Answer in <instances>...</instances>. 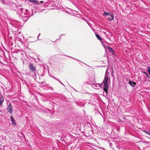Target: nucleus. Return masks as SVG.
Returning a JSON list of instances; mask_svg holds the SVG:
<instances>
[{
	"mask_svg": "<svg viewBox=\"0 0 150 150\" xmlns=\"http://www.w3.org/2000/svg\"><path fill=\"white\" fill-rule=\"evenodd\" d=\"M108 76L107 75H105V76L104 79L103 81L101 84H97L100 86V88L103 87V88L104 91L107 92V91L108 90Z\"/></svg>",
	"mask_w": 150,
	"mask_h": 150,
	"instance_id": "nucleus-1",
	"label": "nucleus"
},
{
	"mask_svg": "<svg viewBox=\"0 0 150 150\" xmlns=\"http://www.w3.org/2000/svg\"><path fill=\"white\" fill-rule=\"evenodd\" d=\"M24 13H22V19L25 21L28 19L30 15L29 13V11L27 10H23Z\"/></svg>",
	"mask_w": 150,
	"mask_h": 150,
	"instance_id": "nucleus-2",
	"label": "nucleus"
},
{
	"mask_svg": "<svg viewBox=\"0 0 150 150\" xmlns=\"http://www.w3.org/2000/svg\"><path fill=\"white\" fill-rule=\"evenodd\" d=\"M12 109L13 108L11 104H9L8 105L7 108V110L11 114L13 112Z\"/></svg>",
	"mask_w": 150,
	"mask_h": 150,
	"instance_id": "nucleus-3",
	"label": "nucleus"
},
{
	"mask_svg": "<svg viewBox=\"0 0 150 150\" xmlns=\"http://www.w3.org/2000/svg\"><path fill=\"white\" fill-rule=\"evenodd\" d=\"M29 69L32 71H33L36 70L35 67H34L32 64H31L29 66Z\"/></svg>",
	"mask_w": 150,
	"mask_h": 150,
	"instance_id": "nucleus-4",
	"label": "nucleus"
},
{
	"mask_svg": "<svg viewBox=\"0 0 150 150\" xmlns=\"http://www.w3.org/2000/svg\"><path fill=\"white\" fill-rule=\"evenodd\" d=\"M28 1H29L30 2H32L33 3L35 4H40V3H43V1H41L39 3L38 2V1L36 0H28Z\"/></svg>",
	"mask_w": 150,
	"mask_h": 150,
	"instance_id": "nucleus-5",
	"label": "nucleus"
},
{
	"mask_svg": "<svg viewBox=\"0 0 150 150\" xmlns=\"http://www.w3.org/2000/svg\"><path fill=\"white\" fill-rule=\"evenodd\" d=\"M25 10V9H23L22 8H20L19 10V14L21 15L22 17V13H24V12H23V10Z\"/></svg>",
	"mask_w": 150,
	"mask_h": 150,
	"instance_id": "nucleus-6",
	"label": "nucleus"
},
{
	"mask_svg": "<svg viewBox=\"0 0 150 150\" xmlns=\"http://www.w3.org/2000/svg\"><path fill=\"white\" fill-rule=\"evenodd\" d=\"M10 118L11 121L12 122V124L13 125H16V123L14 118L13 117V116H11L10 117Z\"/></svg>",
	"mask_w": 150,
	"mask_h": 150,
	"instance_id": "nucleus-7",
	"label": "nucleus"
},
{
	"mask_svg": "<svg viewBox=\"0 0 150 150\" xmlns=\"http://www.w3.org/2000/svg\"><path fill=\"white\" fill-rule=\"evenodd\" d=\"M107 48L109 51L112 54H114V51L113 49L109 46L107 47Z\"/></svg>",
	"mask_w": 150,
	"mask_h": 150,
	"instance_id": "nucleus-8",
	"label": "nucleus"
},
{
	"mask_svg": "<svg viewBox=\"0 0 150 150\" xmlns=\"http://www.w3.org/2000/svg\"><path fill=\"white\" fill-rule=\"evenodd\" d=\"M129 84L130 85V86L133 87H134L135 86V85L136 83L135 82H133L132 81H130L129 82Z\"/></svg>",
	"mask_w": 150,
	"mask_h": 150,
	"instance_id": "nucleus-9",
	"label": "nucleus"
},
{
	"mask_svg": "<svg viewBox=\"0 0 150 150\" xmlns=\"http://www.w3.org/2000/svg\"><path fill=\"white\" fill-rule=\"evenodd\" d=\"M95 35L97 37V38H98V39L100 40V41H101L102 40V38H101L100 36V35L97 34H95Z\"/></svg>",
	"mask_w": 150,
	"mask_h": 150,
	"instance_id": "nucleus-10",
	"label": "nucleus"
},
{
	"mask_svg": "<svg viewBox=\"0 0 150 150\" xmlns=\"http://www.w3.org/2000/svg\"><path fill=\"white\" fill-rule=\"evenodd\" d=\"M4 101V98L3 96H2L0 99V103H1V104L2 105L3 102Z\"/></svg>",
	"mask_w": 150,
	"mask_h": 150,
	"instance_id": "nucleus-11",
	"label": "nucleus"
},
{
	"mask_svg": "<svg viewBox=\"0 0 150 150\" xmlns=\"http://www.w3.org/2000/svg\"><path fill=\"white\" fill-rule=\"evenodd\" d=\"M107 20L110 21H111L113 20V19L112 18H110V17H108L107 18Z\"/></svg>",
	"mask_w": 150,
	"mask_h": 150,
	"instance_id": "nucleus-12",
	"label": "nucleus"
},
{
	"mask_svg": "<svg viewBox=\"0 0 150 150\" xmlns=\"http://www.w3.org/2000/svg\"><path fill=\"white\" fill-rule=\"evenodd\" d=\"M104 14L105 15L107 16V15H108L109 14V13L108 12H105L104 13Z\"/></svg>",
	"mask_w": 150,
	"mask_h": 150,
	"instance_id": "nucleus-13",
	"label": "nucleus"
},
{
	"mask_svg": "<svg viewBox=\"0 0 150 150\" xmlns=\"http://www.w3.org/2000/svg\"><path fill=\"white\" fill-rule=\"evenodd\" d=\"M147 68H148V69H147V71H148V72L149 73V74L150 75V68H149V67H148Z\"/></svg>",
	"mask_w": 150,
	"mask_h": 150,
	"instance_id": "nucleus-14",
	"label": "nucleus"
},
{
	"mask_svg": "<svg viewBox=\"0 0 150 150\" xmlns=\"http://www.w3.org/2000/svg\"><path fill=\"white\" fill-rule=\"evenodd\" d=\"M143 131L145 132L146 133H147V134L150 135V133L147 132V131H146L145 130H143Z\"/></svg>",
	"mask_w": 150,
	"mask_h": 150,
	"instance_id": "nucleus-15",
	"label": "nucleus"
},
{
	"mask_svg": "<svg viewBox=\"0 0 150 150\" xmlns=\"http://www.w3.org/2000/svg\"><path fill=\"white\" fill-rule=\"evenodd\" d=\"M144 73L145 74V75H146V76L147 77H149V75H148V74L146 72H144Z\"/></svg>",
	"mask_w": 150,
	"mask_h": 150,
	"instance_id": "nucleus-16",
	"label": "nucleus"
},
{
	"mask_svg": "<svg viewBox=\"0 0 150 150\" xmlns=\"http://www.w3.org/2000/svg\"><path fill=\"white\" fill-rule=\"evenodd\" d=\"M110 17H111V18H112L113 19H114V15L113 14H110Z\"/></svg>",
	"mask_w": 150,
	"mask_h": 150,
	"instance_id": "nucleus-17",
	"label": "nucleus"
},
{
	"mask_svg": "<svg viewBox=\"0 0 150 150\" xmlns=\"http://www.w3.org/2000/svg\"><path fill=\"white\" fill-rule=\"evenodd\" d=\"M59 82L61 84H62V85H64L60 81H59Z\"/></svg>",
	"mask_w": 150,
	"mask_h": 150,
	"instance_id": "nucleus-18",
	"label": "nucleus"
},
{
	"mask_svg": "<svg viewBox=\"0 0 150 150\" xmlns=\"http://www.w3.org/2000/svg\"><path fill=\"white\" fill-rule=\"evenodd\" d=\"M34 76H36V73L35 72H34Z\"/></svg>",
	"mask_w": 150,
	"mask_h": 150,
	"instance_id": "nucleus-19",
	"label": "nucleus"
},
{
	"mask_svg": "<svg viewBox=\"0 0 150 150\" xmlns=\"http://www.w3.org/2000/svg\"><path fill=\"white\" fill-rule=\"evenodd\" d=\"M54 79H55L57 80L58 81H60L58 79H56L55 78H54Z\"/></svg>",
	"mask_w": 150,
	"mask_h": 150,
	"instance_id": "nucleus-20",
	"label": "nucleus"
},
{
	"mask_svg": "<svg viewBox=\"0 0 150 150\" xmlns=\"http://www.w3.org/2000/svg\"><path fill=\"white\" fill-rule=\"evenodd\" d=\"M40 33L38 35V37L40 36Z\"/></svg>",
	"mask_w": 150,
	"mask_h": 150,
	"instance_id": "nucleus-21",
	"label": "nucleus"
},
{
	"mask_svg": "<svg viewBox=\"0 0 150 150\" xmlns=\"http://www.w3.org/2000/svg\"><path fill=\"white\" fill-rule=\"evenodd\" d=\"M1 103H0V106H1Z\"/></svg>",
	"mask_w": 150,
	"mask_h": 150,
	"instance_id": "nucleus-22",
	"label": "nucleus"
},
{
	"mask_svg": "<svg viewBox=\"0 0 150 150\" xmlns=\"http://www.w3.org/2000/svg\"><path fill=\"white\" fill-rule=\"evenodd\" d=\"M88 23V24L89 25H90V24H89Z\"/></svg>",
	"mask_w": 150,
	"mask_h": 150,
	"instance_id": "nucleus-23",
	"label": "nucleus"
}]
</instances>
